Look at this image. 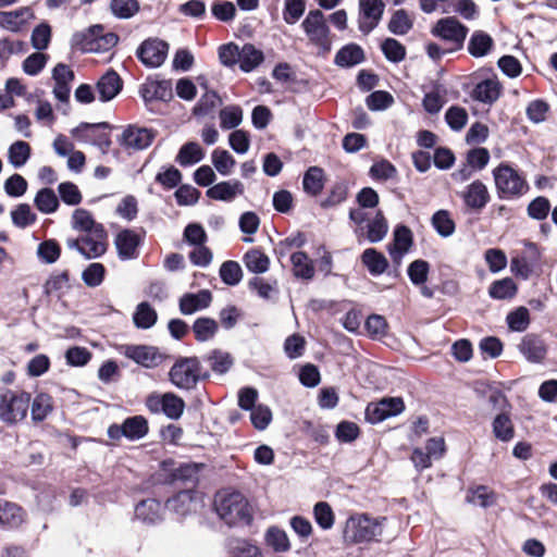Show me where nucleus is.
<instances>
[{
    "mask_svg": "<svg viewBox=\"0 0 557 557\" xmlns=\"http://www.w3.org/2000/svg\"><path fill=\"white\" fill-rule=\"evenodd\" d=\"M385 518H374L367 513L351 515L343 529L344 543L356 545L380 542L384 533Z\"/></svg>",
    "mask_w": 557,
    "mask_h": 557,
    "instance_id": "1",
    "label": "nucleus"
},
{
    "mask_svg": "<svg viewBox=\"0 0 557 557\" xmlns=\"http://www.w3.org/2000/svg\"><path fill=\"white\" fill-rule=\"evenodd\" d=\"M219 517L228 525L248 524L251 521V508L240 493L220 495L215 502Z\"/></svg>",
    "mask_w": 557,
    "mask_h": 557,
    "instance_id": "2",
    "label": "nucleus"
},
{
    "mask_svg": "<svg viewBox=\"0 0 557 557\" xmlns=\"http://www.w3.org/2000/svg\"><path fill=\"white\" fill-rule=\"evenodd\" d=\"M30 394L18 389L0 391V420L7 424L23 421L28 412Z\"/></svg>",
    "mask_w": 557,
    "mask_h": 557,
    "instance_id": "3",
    "label": "nucleus"
},
{
    "mask_svg": "<svg viewBox=\"0 0 557 557\" xmlns=\"http://www.w3.org/2000/svg\"><path fill=\"white\" fill-rule=\"evenodd\" d=\"M495 185L500 198H515L529 189L525 180L511 166L500 164L493 171Z\"/></svg>",
    "mask_w": 557,
    "mask_h": 557,
    "instance_id": "4",
    "label": "nucleus"
},
{
    "mask_svg": "<svg viewBox=\"0 0 557 557\" xmlns=\"http://www.w3.org/2000/svg\"><path fill=\"white\" fill-rule=\"evenodd\" d=\"M108 235L104 227L94 228L91 232L83 233L78 238H69L66 246L76 249L87 259H95L102 256L108 247Z\"/></svg>",
    "mask_w": 557,
    "mask_h": 557,
    "instance_id": "5",
    "label": "nucleus"
},
{
    "mask_svg": "<svg viewBox=\"0 0 557 557\" xmlns=\"http://www.w3.org/2000/svg\"><path fill=\"white\" fill-rule=\"evenodd\" d=\"M102 27L96 25L85 32L76 33L72 37V45L83 52H98L109 50L117 44V36L113 33L102 35Z\"/></svg>",
    "mask_w": 557,
    "mask_h": 557,
    "instance_id": "6",
    "label": "nucleus"
},
{
    "mask_svg": "<svg viewBox=\"0 0 557 557\" xmlns=\"http://www.w3.org/2000/svg\"><path fill=\"white\" fill-rule=\"evenodd\" d=\"M201 376V366L197 358H180L169 372L170 381L180 389H191Z\"/></svg>",
    "mask_w": 557,
    "mask_h": 557,
    "instance_id": "7",
    "label": "nucleus"
},
{
    "mask_svg": "<svg viewBox=\"0 0 557 557\" xmlns=\"http://www.w3.org/2000/svg\"><path fill=\"white\" fill-rule=\"evenodd\" d=\"M306 34L309 39L319 46L324 52L330 51L331 40L329 39V27L325 24L321 11L315 10L308 13L302 22Z\"/></svg>",
    "mask_w": 557,
    "mask_h": 557,
    "instance_id": "8",
    "label": "nucleus"
},
{
    "mask_svg": "<svg viewBox=\"0 0 557 557\" xmlns=\"http://www.w3.org/2000/svg\"><path fill=\"white\" fill-rule=\"evenodd\" d=\"M168 52V42L158 38H149L138 47L136 54L144 65L159 67L164 63Z\"/></svg>",
    "mask_w": 557,
    "mask_h": 557,
    "instance_id": "9",
    "label": "nucleus"
},
{
    "mask_svg": "<svg viewBox=\"0 0 557 557\" xmlns=\"http://www.w3.org/2000/svg\"><path fill=\"white\" fill-rule=\"evenodd\" d=\"M432 34L460 48L467 37L468 28L456 17H443L432 28Z\"/></svg>",
    "mask_w": 557,
    "mask_h": 557,
    "instance_id": "10",
    "label": "nucleus"
},
{
    "mask_svg": "<svg viewBox=\"0 0 557 557\" xmlns=\"http://www.w3.org/2000/svg\"><path fill=\"white\" fill-rule=\"evenodd\" d=\"M154 139V132L135 125L127 126L121 134L119 143L127 150H144L148 148Z\"/></svg>",
    "mask_w": 557,
    "mask_h": 557,
    "instance_id": "11",
    "label": "nucleus"
},
{
    "mask_svg": "<svg viewBox=\"0 0 557 557\" xmlns=\"http://www.w3.org/2000/svg\"><path fill=\"white\" fill-rule=\"evenodd\" d=\"M120 352L126 358L132 359L137 364L145 368L157 367L162 356L158 352L157 348L146 345H124L119 348Z\"/></svg>",
    "mask_w": 557,
    "mask_h": 557,
    "instance_id": "12",
    "label": "nucleus"
},
{
    "mask_svg": "<svg viewBox=\"0 0 557 557\" xmlns=\"http://www.w3.org/2000/svg\"><path fill=\"white\" fill-rule=\"evenodd\" d=\"M359 28L362 33L369 34L380 22L384 3L382 0H360Z\"/></svg>",
    "mask_w": 557,
    "mask_h": 557,
    "instance_id": "13",
    "label": "nucleus"
},
{
    "mask_svg": "<svg viewBox=\"0 0 557 557\" xmlns=\"http://www.w3.org/2000/svg\"><path fill=\"white\" fill-rule=\"evenodd\" d=\"M245 191L244 184L238 180L223 181L212 185L206 191L208 198L231 202Z\"/></svg>",
    "mask_w": 557,
    "mask_h": 557,
    "instance_id": "14",
    "label": "nucleus"
},
{
    "mask_svg": "<svg viewBox=\"0 0 557 557\" xmlns=\"http://www.w3.org/2000/svg\"><path fill=\"white\" fill-rule=\"evenodd\" d=\"M459 195L463 199L466 207L471 210L479 211L490 201L488 189L486 185L479 180L469 184Z\"/></svg>",
    "mask_w": 557,
    "mask_h": 557,
    "instance_id": "15",
    "label": "nucleus"
},
{
    "mask_svg": "<svg viewBox=\"0 0 557 557\" xmlns=\"http://www.w3.org/2000/svg\"><path fill=\"white\" fill-rule=\"evenodd\" d=\"M34 18L33 11L27 8H20L14 11H0V27L17 33L22 30Z\"/></svg>",
    "mask_w": 557,
    "mask_h": 557,
    "instance_id": "16",
    "label": "nucleus"
},
{
    "mask_svg": "<svg viewBox=\"0 0 557 557\" xmlns=\"http://www.w3.org/2000/svg\"><path fill=\"white\" fill-rule=\"evenodd\" d=\"M199 500L191 491H183L166 502V508L178 517L195 512Z\"/></svg>",
    "mask_w": 557,
    "mask_h": 557,
    "instance_id": "17",
    "label": "nucleus"
},
{
    "mask_svg": "<svg viewBox=\"0 0 557 557\" xmlns=\"http://www.w3.org/2000/svg\"><path fill=\"white\" fill-rule=\"evenodd\" d=\"M212 301V295L208 289H201L196 294L188 293L180 299V310L183 314H193L206 309Z\"/></svg>",
    "mask_w": 557,
    "mask_h": 557,
    "instance_id": "18",
    "label": "nucleus"
},
{
    "mask_svg": "<svg viewBox=\"0 0 557 557\" xmlns=\"http://www.w3.org/2000/svg\"><path fill=\"white\" fill-rule=\"evenodd\" d=\"M502 94V85L496 77L478 83L472 90V98L483 103H494Z\"/></svg>",
    "mask_w": 557,
    "mask_h": 557,
    "instance_id": "19",
    "label": "nucleus"
},
{
    "mask_svg": "<svg viewBox=\"0 0 557 557\" xmlns=\"http://www.w3.org/2000/svg\"><path fill=\"white\" fill-rule=\"evenodd\" d=\"M98 98L102 102L112 100L122 89V81L117 73L108 71L96 85Z\"/></svg>",
    "mask_w": 557,
    "mask_h": 557,
    "instance_id": "20",
    "label": "nucleus"
},
{
    "mask_svg": "<svg viewBox=\"0 0 557 557\" xmlns=\"http://www.w3.org/2000/svg\"><path fill=\"white\" fill-rule=\"evenodd\" d=\"M140 237L131 230L120 232L115 238L119 257L123 260L136 258Z\"/></svg>",
    "mask_w": 557,
    "mask_h": 557,
    "instance_id": "21",
    "label": "nucleus"
},
{
    "mask_svg": "<svg viewBox=\"0 0 557 557\" xmlns=\"http://www.w3.org/2000/svg\"><path fill=\"white\" fill-rule=\"evenodd\" d=\"M412 245V233L405 226H397L394 232V244L388 251L396 263H400L404 255L409 251Z\"/></svg>",
    "mask_w": 557,
    "mask_h": 557,
    "instance_id": "22",
    "label": "nucleus"
},
{
    "mask_svg": "<svg viewBox=\"0 0 557 557\" xmlns=\"http://www.w3.org/2000/svg\"><path fill=\"white\" fill-rule=\"evenodd\" d=\"M519 351L530 362H541L546 356L544 342L532 334L525 335L519 344Z\"/></svg>",
    "mask_w": 557,
    "mask_h": 557,
    "instance_id": "23",
    "label": "nucleus"
},
{
    "mask_svg": "<svg viewBox=\"0 0 557 557\" xmlns=\"http://www.w3.org/2000/svg\"><path fill=\"white\" fill-rule=\"evenodd\" d=\"M363 227V234H359L358 236H364L373 244L383 240L388 233V223L381 211L375 212Z\"/></svg>",
    "mask_w": 557,
    "mask_h": 557,
    "instance_id": "24",
    "label": "nucleus"
},
{
    "mask_svg": "<svg viewBox=\"0 0 557 557\" xmlns=\"http://www.w3.org/2000/svg\"><path fill=\"white\" fill-rule=\"evenodd\" d=\"M139 92L145 102L166 100L172 97V89L168 82H147L140 87Z\"/></svg>",
    "mask_w": 557,
    "mask_h": 557,
    "instance_id": "25",
    "label": "nucleus"
},
{
    "mask_svg": "<svg viewBox=\"0 0 557 557\" xmlns=\"http://www.w3.org/2000/svg\"><path fill=\"white\" fill-rule=\"evenodd\" d=\"M493 47V38L483 30H475L468 42V51L474 58L487 55Z\"/></svg>",
    "mask_w": 557,
    "mask_h": 557,
    "instance_id": "26",
    "label": "nucleus"
},
{
    "mask_svg": "<svg viewBox=\"0 0 557 557\" xmlns=\"http://www.w3.org/2000/svg\"><path fill=\"white\" fill-rule=\"evenodd\" d=\"M135 516L146 523H156L162 519V506L156 499L143 500L136 506Z\"/></svg>",
    "mask_w": 557,
    "mask_h": 557,
    "instance_id": "27",
    "label": "nucleus"
},
{
    "mask_svg": "<svg viewBox=\"0 0 557 557\" xmlns=\"http://www.w3.org/2000/svg\"><path fill=\"white\" fill-rule=\"evenodd\" d=\"M361 262L373 275L383 274L388 267L386 257L374 248H367L362 252Z\"/></svg>",
    "mask_w": 557,
    "mask_h": 557,
    "instance_id": "28",
    "label": "nucleus"
},
{
    "mask_svg": "<svg viewBox=\"0 0 557 557\" xmlns=\"http://www.w3.org/2000/svg\"><path fill=\"white\" fill-rule=\"evenodd\" d=\"M293 272L296 277L311 280L314 275V265L312 260L302 251L294 252L290 256Z\"/></svg>",
    "mask_w": 557,
    "mask_h": 557,
    "instance_id": "29",
    "label": "nucleus"
},
{
    "mask_svg": "<svg viewBox=\"0 0 557 557\" xmlns=\"http://www.w3.org/2000/svg\"><path fill=\"white\" fill-rule=\"evenodd\" d=\"M467 500L470 504L487 508L496 504L497 495L485 485H479L469 490Z\"/></svg>",
    "mask_w": 557,
    "mask_h": 557,
    "instance_id": "30",
    "label": "nucleus"
},
{
    "mask_svg": "<svg viewBox=\"0 0 557 557\" xmlns=\"http://www.w3.org/2000/svg\"><path fill=\"white\" fill-rule=\"evenodd\" d=\"M245 267L252 273H265L270 268V259L259 249H250L244 256Z\"/></svg>",
    "mask_w": 557,
    "mask_h": 557,
    "instance_id": "31",
    "label": "nucleus"
},
{
    "mask_svg": "<svg viewBox=\"0 0 557 557\" xmlns=\"http://www.w3.org/2000/svg\"><path fill=\"white\" fill-rule=\"evenodd\" d=\"M203 157L205 152L199 144L189 141L181 147L176 156V161L182 166H187L200 162Z\"/></svg>",
    "mask_w": 557,
    "mask_h": 557,
    "instance_id": "32",
    "label": "nucleus"
},
{
    "mask_svg": "<svg viewBox=\"0 0 557 557\" xmlns=\"http://www.w3.org/2000/svg\"><path fill=\"white\" fill-rule=\"evenodd\" d=\"M239 54V67L244 72L252 71L263 61V53L249 44L240 48Z\"/></svg>",
    "mask_w": 557,
    "mask_h": 557,
    "instance_id": "33",
    "label": "nucleus"
},
{
    "mask_svg": "<svg viewBox=\"0 0 557 557\" xmlns=\"http://www.w3.org/2000/svg\"><path fill=\"white\" fill-rule=\"evenodd\" d=\"M162 412L172 420L180 419L185 410V401L174 393H164L162 399Z\"/></svg>",
    "mask_w": 557,
    "mask_h": 557,
    "instance_id": "34",
    "label": "nucleus"
},
{
    "mask_svg": "<svg viewBox=\"0 0 557 557\" xmlns=\"http://www.w3.org/2000/svg\"><path fill=\"white\" fill-rule=\"evenodd\" d=\"M304 189L307 194L318 195L324 187L323 170L318 166H311L307 170L302 181Z\"/></svg>",
    "mask_w": 557,
    "mask_h": 557,
    "instance_id": "35",
    "label": "nucleus"
},
{
    "mask_svg": "<svg viewBox=\"0 0 557 557\" xmlns=\"http://www.w3.org/2000/svg\"><path fill=\"white\" fill-rule=\"evenodd\" d=\"M157 312L148 302H140L134 312L133 321L138 329H150L157 322Z\"/></svg>",
    "mask_w": 557,
    "mask_h": 557,
    "instance_id": "36",
    "label": "nucleus"
},
{
    "mask_svg": "<svg viewBox=\"0 0 557 557\" xmlns=\"http://www.w3.org/2000/svg\"><path fill=\"white\" fill-rule=\"evenodd\" d=\"M52 409V398L45 393L38 394L32 403L30 413L33 421L40 422L45 420Z\"/></svg>",
    "mask_w": 557,
    "mask_h": 557,
    "instance_id": "37",
    "label": "nucleus"
},
{
    "mask_svg": "<svg viewBox=\"0 0 557 557\" xmlns=\"http://www.w3.org/2000/svg\"><path fill=\"white\" fill-rule=\"evenodd\" d=\"M72 227L82 233L94 231V228L102 227V224L97 223L91 213L85 209H76L72 214Z\"/></svg>",
    "mask_w": 557,
    "mask_h": 557,
    "instance_id": "38",
    "label": "nucleus"
},
{
    "mask_svg": "<svg viewBox=\"0 0 557 557\" xmlns=\"http://www.w3.org/2000/svg\"><path fill=\"white\" fill-rule=\"evenodd\" d=\"M362 60L363 51L356 45H348L342 48L335 57V63L339 66H354Z\"/></svg>",
    "mask_w": 557,
    "mask_h": 557,
    "instance_id": "39",
    "label": "nucleus"
},
{
    "mask_svg": "<svg viewBox=\"0 0 557 557\" xmlns=\"http://www.w3.org/2000/svg\"><path fill=\"white\" fill-rule=\"evenodd\" d=\"M30 157V146L26 141L17 140L8 150L9 162L14 168L23 166Z\"/></svg>",
    "mask_w": 557,
    "mask_h": 557,
    "instance_id": "40",
    "label": "nucleus"
},
{
    "mask_svg": "<svg viewBox=\"0 0 557 557\" xmlns=\"http://www.w3.org/2000/svg\"><path fill=\"white\" fill-rule=\"evenodd\" d=\"M124 436L131 440H138L144 437L148 432L147 420L141 416H136L126 419L123 422Z\"/></svg>",
    "mask_w": 557,
    "mask_h": 557,
    "instance_id": "41",
    "label": "nucleus"
},
{
    "mask_svg": "<svg viewBox=\"0 0 557 557\" xmlns=\"http://www.w3.org/2000/svg\"><path fill=\"white\" fill-rule=\"evenodd\" d=\"M23 521L22 509L12 503L0 502V523L9 527H16Z\"/></svg>",
    "mask_w": 557,
    "mask_h": 557,
    "instance_id": "42",
    "label": "nucleus"
},
{
    "mask_svg": "<svg viewBox=\"0 0 557 557\" xmlns=\"http://www.w3.org/2000/svg\"><path fill=\"white\" fill-rule=\"evenodd\" d=\"M218 323L211 318H199L194 322L193 332L196 339L199 342H207L211 339L218 332Z\"/></svg>",
    "mask_w": 557,
    "mask_h": 557,
    "instance_id": "43",
    "label": "nucleus"
},
{
    "mask_svg": "<svg viewBox=\"0 0 557 557\" xmlns=\"http://www.w3.org/2000/svg\"><path fill=\"white\" fill-rule=\"evenodd\" d=\"M35 205L42 213H52L59 207V200L50 188L40 189L35 197Z\"/></svg>",
    "mask_w": 557,
    "mask_h": 557,
    "instance_id": "44",
    "label": "nucleus"
},
{
    "mask_svg": "<svg viewBox=\"0 0 557 557\" xmlns=\"http://www.w3.org/2000/svg\"><path fill=\"white\" fill-rule=\"evenodd\" d=\"M517 293V285L509 278H503L494 282L488 289V294L494 299L511 298Z\"/></svg>",
    "mask_w": 557,
    "mask_h": 557,
    "instance_id": "45",
    "label": "nucleus"
},
{
    "mask_svg": "<svg viewBox=\"0 0 557 557\" xmlns=\"http://www.w3.org/2000/svg\"><path fill=\"white\" fill-rule=\"evenodd\" d=\"M494 435L503 441L508 442L513 437L515 430L510 418L505 413H499L493 421Z\"/></svg>",
    "mask_w": 557,
    "mask_h": 557,
    "instance_id": "46",
    "label": "nucleus"
},
{
    "mask_svg": "<svg viewBox=\"0 0 557 557\" xmlns=\"http://www.w3.org/2000/svg\"><path fill=\"white\" fill-rule=\"evenodd\" d=\"M221 104V98L215 91H206L193 109L196 116H206Z\"/></svg>",
    "mask_w": 557,
    "mask_h": 557,
    "instance_id": "47",
    "label": "nucleus"
},
{
    "mask_svg": "<svg viewBox=\"0 0 557 557\" xmlns=\"http://www.w3.org/2000/svg\"><path fill=\"white\" fill-rule=\"evenodd\" d=\"M220 126L223 129L237 127L243 121V110L238 106H227L220 111Z\"/></svg>",
    "mask_w": 557,
    "mask_h": 557,
    "instance_id": "48",
    "label": "nucleus"
},
{
    "mask_svg": "<svg viewBox=\"0 0 557 557\" xmlns=\"http://www.w3.org/2000/svg\"><path fill=\"white\" fill-rule=\"evenodd\" d=\"M211 159L213 166L222 175H228L236 164L235 159L227 150L215 149Z\"/></svg>",
    "mask_w": 557,
    "mask_h": 557,
    "instance_id": "49",
    "label": "nucleus"
},
{
    "mask_svg": "<svg viewBox=\"0 0 557 557\" xmlns=\"http://www.w3.org/2000/svg\"><path fill=\"white\" fill-rule=\"evenodd\" d=\"M265 541L275 552L278 553L287 552L290 548L287 534L277 528H270L268 530Z\"/></svg>",
    "mask_w": 557,
    "mask_h": 557,
    "instance_id": "50",
    "label": "nucleus"
},
{
    "mask_svg": "<svg viewBox=\"0 0 557 557\" xmlns=\"http://www.w3.org/2000/svg\"><path fill=\"white\" fill-rule=\"evenodd\" d=\"M411 27L412 21L405 10L396 11L388 23V29L396 35H405Z\"/></svg>",
    "mask_w": 557,
    "mask_h": 557,
    "instance_id": "51",
    "label": "nucleus"
},
{
    "mask_svg": "<svg viewBox=\"0 0 557 557\" xmlns=\"http://www.w3.org/2000/svg\"><path fill=\"white\" fill-rule=\"evenodd\" d=\"M112 13L120 18H129L139 10L137 0H112L110 3Z\"/></svg>",
    "mask_w": 557,
    "mask_h": 557,
    "instance_id": "52",
    "label": "nucleus"
},
{
    "mask_svg": "<svg viewBox=\"0 0 557 557\" xmlns=\"http://www.w3.org/2000/svg\"><path fill=\"white\" fill-rule=\"evenodd\" d=\"M12 222L15 226L24 228L36 221V214L32 211L27 203L18 205L11 212Z\"/></svg>",
    "mask_w": 557,
    "mask_h": 557,
    "instance_id": "53",
    "label": "nucleus"
},
{
    "mask_svg": "<svg viewBox=\"0 0 557 557\" xmlns=\"http://www.w3.org/2000/svg\"><path fill=\"white\" fill-rule=\"evenodd\" d=\"M430 265L425 260L418 259L408 267V276L412 284L422 285L428 280Z\"/></svg>",
    "mask_w": 557,
    "mask_h": 557,
    "instance_id": "54",
    "label": "nucleus"
},
{
    "mask_svg": "<svg viewBox=\"0 0 557 557\" xmlns=\"http://www.w3.org/2000/svg\"><path fill=\"white\" fill-rule=\"evenodd\" d=\"M315 522L324 530H329L334 524V512L331 506L325 502L315 504L314 509Z\"/></svg>",
    "mask_w": 557,
    "mask_h": 557,
    "instance_id": "55",
    "label": "nucleus"
},
{
    "mask_svg": "<svg viewBox=\"0 0 557 557\" xmlns=\"http://www.w3.org/2000/svg\"><path fill=\"white\" fill-rule=\"evenodd\" d=\"M220 276L227 285H236L243 277L240 265L235 261H226L220 268Z\"/></svg>",
    "mask_w": 557,
    "mask_h": 557,
    "instance_id": "56",
    "label": "nucleus"
},
{
    "mask_svg": "<svg viewBox=\"0 0 557 557\" xmlns=\"http://www.w3.org/2000/svg\"><path fill=\"white\" fill-rule=\"evenodd\" d=\"M507 323L511 331H515V332L524 331L530 323L528 309L524 307H519L515 311L510 312L507 315Z\"/></svg>",
    "mask_w": 557,
    "mask_h": 557,
    "instance_id": "57",
    "label": "nucleus"
},
{
    "mask_svg": "<svg viewBox=\"0 0 557 557\" xmlns=\"http://www.w3.org/2000/svg\"><path fill=\"white\" fill-rule=\"evenodd\" d=\"M50 39L51 28L48 24L41 23L34 28L30 40L36 50H45L49 46Z\"/></svg>",
    "mask_w": 557,
    "mask_h": 557,
    "instance_id": "58",
    "label": "nucleus"
},
{
    "mask_svg": "<svg viewBox=\"0 0 557 557\" xmlns=\"http://www.w3.org/2000/svg\"><path fill=\"white\" fill-rule=\"evenodd\" d=\"M432 224L440 235L447 237L455 231V224L447 211H437L432 218Z\"/></svg>",
    "mask_w": 557,
    "mask_h": 557,
    "instance_id": "59",
    "label": "nucleus"
},
{
    "mask_svg": "<svg viewBox=\"0 0 557 557\" xmlns=\"http://www.w3.org/2000/svg\"><path fill=\"white\" fill-rule=\"evenodd\" d=\"M212 370L223 374L233 366V359L228 352L214 350L208 358Z\"/></svg>",
    "mask_w": 557,
    "mask_h": 557,
    "instance_id": "60",
    "label": "nucleus"
},
{
    "mask_svg": "<svg viewBox=\"0 0 557 557\" xmlns=\"http://www.w3.org/2000/svg\"><path fill=\"white\" fill-rule=\"evenodd\" d=\"M58 190L62 201L69 206H76L83 199L78 187L71 182L61 183Z\"/></svg>",
    "mask_w": 557,
    "mask_h": 557,
    "instance_id": "61",
    "label": "nucleus"
},
{
    "mask_svg": "<svg viewBox=\"0 0 557 557\" xmlns=\"http://www.w3.org/2000/svg\"><path fill=\"white\" fill-rule=\"evenodd\" d=\"M366 329L373 338H382L387 333L388 324L383 315L372 314L366 321Z\"/></svg>",
    "mask_w": 557,
    "mask_h": 557,
    "instance_id": "62",
    "label": "nucleus"
},
{
    "mask_svg": "<svg viewBox=\"0 0 557 557\" xmlns=\"http://www.w3.org/2000/svg\"><path fill=\"white\" fill-rule=\"evenodd\" d=\"M251 411L250 420L257 430H265L272 421V412L264 405L256 406Z\"/></svg>",
    "mask_w": 557,
    "mask_h": 557,
    "instance_id": "63",
    "label": "nucleus"
},
{
    "mask_svg": "<svg viewBox=\"0 0 557 557\" xmlns=\"http://www.w3.org/2000/svg\"><path fill=\"white\" fill-rule=\"evenodd\" d=\"M231 552L234 557H262L259 547L245 540H236L231 546Z\"/></svg>",
    "mask_w": 557,
    "mask_h": 557,
    "instance_id": "64",
    "label": "nucleus"
}]
</instances>
